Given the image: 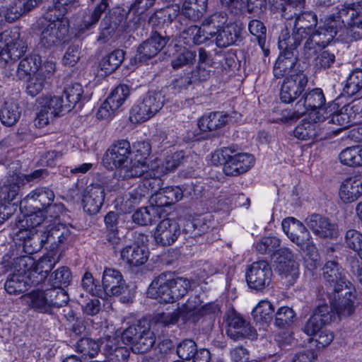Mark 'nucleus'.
Instances as JSON below:
<instances>
[{
    "label": "nucleus",
    "mask_w": 362,
    "mask_h": 362,
    "mask_svg": "<svg viewBox=\"0 0 362 362\" xmlns=\"http://www.w3.org/2000/svg\"><path fill=\"white\" fill-rule=\"evenodd\" d=\"M327 292L334 313L339 317H348L355 310L356 291L349 282L341 276V273H327Z\"/></svg>",
    "instance_id": "obj_1"
},
{
    "label": "nucleus",
    "mask_w": 362,
    "mask_h": 362,
    "mask_svg": "<svg viewBox=\"0 0 362 362\" xmlns=\"http://www.w3.org/2000/svg\"><path fill=\"white\" fill-rule=\"evenodd\" d=\"M297 8H291V6H288L284 10L282 16L290 21V25L293 24V31L291 36H287L288 34L285 33L279 37L281 47L299 46L302 42L303 37H306L307 33H310L317 23V17L314 12H298Z\"/></svg>",
    "instance_id": "obj_2"
},
{
    "label": "nucleus",
    "mask_w": 362,
    "mask_h": 362,
    "mask_svg": "<svg viewBox=\"0 0 362 362\" xmlns=\"http://www.w3.org/2000/svg\"><path fill=\"white\" fill-rule=\"evenodd\" d=\"M122 341L130 345L133 352L144 354L151 350L155 342L156 335L148 325L141 322L132 325L125 329L121 336Z\"/></svg>",
    "instance_id": "obj_3"
},
{
    "label": "nucleus",
    "mask_w": 362,
    "mask_h": 362,
    "mask_svg": "<svg viewBox=\"0 0 362 362\" xmlns=\"http://www.w3.org/2000/svg\"><path fill=\"white\" fill-rule=\"evenodd\" d=\"M282 228L288 238L303 251L311 255L316 253L313 238L302 222L293 217H288L282 221Z\"/></svg>",
    "instance_id": "obj_4"
},
{
    "label": "nucleus",
    "mask_w": 362,
    "mask_h": 362,
    "mask_svg": "<svg viewBox=\"0 0 362 362\" xmlns=\"http://www.w3.org/2000/svg\"><path fill=\"white\" fill-rule=\"evenodd\" d=\"M130 143L125 139H121L113 143L107 149L103 157V163L107 168H117L119 176L125 179L124 168L130 170L132 167Z\"/></svg>",
    "instance_id": "obj_5"
},
{
    "label": "nucleus",
    "mask_w": 362,
    "mask_h": 362,
    "mask_svg": "<svg viewBox=\"0 0 362 362\" xmlns=\"http://www.w3.org/2000/svg\"><path fill=\"white\" fill-rule=\"evenodd\" d=\"M164 103L165 96L160 92L149 91L132 107L130 119L136 123L146 122L159 112Z\"/></svg>",
    "instance_id": "obj_6"
},
{
    "label": "nucleus",
    "mask_w": 362,
    "mask_h": 362,
    "mask_svg": "<svg viewBox=\"0 0 362 362\" xmlns=\"http://www.w3.org/2000/svg\"><path fill=\"white\" fill-rule=\"evenodd\" d=\"M4 41L6 46L0 52V60L8 63L21 58L26 52V42L21 38L17 29L5 30L0 33V42Z\"/></svg>",
    "instance_id": "obj_7"
},
{
    "label": "nucleus",
    "mask_w": 362,
    "mask_h": 362,
    "mask_svg": "<svg viewBox=\"0 0 362 362\" xmlns=\"http://www.w3.org/2000/svg\"><path fill=\"white\" fill-rule=\"evenodd\" d=\"M69 33L68 21L57 18L49 21L41 32L40 45L47 49L61 45L65 42Z\"/></svg>",
    "instance_id": "obj_8"
},
{
    "label": "nucleus",
    "mask_w": 362,
    "mask_h": 362,
    "mask_svg": "<svg viewBox=\"0 0 362 362\" xmlns=\"http://www.w3.org/2000/svg\"><path fill=\"white\" fill-rule=\"evenodd\" d=\"M134 158H131L132 167L130 170L124 168L125 180L141 177L142 174L150 171L151 165L146 163V159L151 151V146L149 142L141 141L134 144Z\"/></svg>",
    "instance_id": "obj_9"
},
{
    "label": "nucleus",
    "mask_w": 362,
    "mask_h": 362,
    "mask_svg": "<svg viewBox=\"0 0 362 362\" xmlns=\"http://www.w3.org/2000/svg\"><path fill=\"white\" fill-rule=\"evenodd\" d=\"M332 309L327 304L318 306L303 325L301 330L308 337H313L320 332L324 326L336 320Z\"/></svg>",
    "instance_id": "obj_10"
},
{
    "label": "nucleus",
    "mask_w": 362,
    "mask_h": 362,
    "mask_svg": "<svg viewBox=\"0 0 362 362\" xmlns=\"http://www.w3.org/2000/svg\"><path fill=\"white\" fill-rule=\"evenodd\" d=\"M344 27L343 21L337 13L327 17L323 25L320 26L315 32L310 31V35L314 42H317L321 49L327 46Z\"/></svg>",
    "instance_id": "obj_11"
},
{
    "label": "nucleus",
    "mask_w": 362,
    "mask_h": 362,
    "mask_svg": "<svg viewBox=\"0 0 362 362\" xmlns=\"http://www.w3.org/2000/svg\"><path fill=\"white\" fill-rule=\"evenodd\" d=\"M308 81L307 76L300 71L287 76L281 88V100L284 103L293 102L305 90Z\"/></svg>",
    "instance_id": "obj_12"
},
{
    "label": "nucleus",
    "mask_w": 362,
    "mask_h": 362,
    "mask_svg": "<svg viewBox=\"0 0 362 362\" xmlns=\"http://www.w3.org/2000/svg\"><path fill=\"white\" fill-rule=\"evenodd\" d=\"M307 226L313 233L322 239H335L339 236L337 223L319 214H313L305 220Z\"/></svg>",
    "instance_id": "obj_13"
},
{
    "label": "nucleus",
    "mask_w": 362,
    "mask_h": 362,
    "mask_svg": "<svg viewBox=\"0 0 362 362\" xmlns=\"http://www.w3.org/2000/svg\"><path fill=\"white\" fill-rule=\"evenodd\" d=\"M130 90L128 86L122 84L116 87L99 107L96 117L98 119H107L124 103L129 97Z\"/></svg>",
    "instance_id": "obj_14"
},
{
    "label": "nucleus",
    "mask_w": 362,
    "mask_h": 362,
    "mask_svg": "<svg viewBox=\"0 0 362 362\" xmlns=\"http://www.w3.org/2000/svg\"><path fill=\"white\" fill-rule=\"evenodd\" d=\"M298 47L288 45L287 47H283L279 45L281 52L274 66L273 74L275 78H281L298 72L294 69L298 61L297 53H295L297 52Z\"/></svg>",
    "instance_id": "obj_15"
},
{
    "label": "nucleus",
    "mask_w": 362,
    "mask_h": 362,
    "mask_svg": "<svg viewBox=\"0 0 362 362\" xmlns=\"http://www.w3.org/2000/svg\"><path fill=\"white\" fill-rule=\"evenodd\" d=\"M42 280V273H12L4 284L6 291L10 294H18L28 287L38 285Z\"/></svg>",
    "instance_id": "obj_16"
},
{
    "label": "nucleus",
    "mask_w": 362,
    "mask_h": 362,
    "mask_svg": "<svg viewBox=\"0 0 362 362\" xmlns=\"http://www.w3.org/2000/svg\"><path fill=\"white\" fill-rule=\"evenodd\" d=\"M325 103V98L322 90L320 88H315L305 94V95L299 100L296 104L297 108V114L298 115H303L309 110L317 111L314 114L313 117L315 116H323L322 114L325 112L328 113L327 109L325 110L322 108V105ZM332 110H329L330 112Z\"/></svg>",
    "instance_id": "obj_17"
},
{
    "label": "nucleus",
    "mask_w": 362,
    "mask_h": 362,
    "mask_svg": "<svg viewBox=\"0 0 362 362\" xmlns=\"http://www.w3.org/2000/svg\"><path fill=\"white\" fill-rule=\"evenodd\" d=\"M161 220L154 231V239L157 244L162 246L172 245L180 235V226L178 222L167 218Z\"/></svg>",
    "instance_id": "obj_18"
},
{
    "label": "nucleus",
    "mask_w": 362,
    "mask_h": 362,
    "mask_svg": "<svg viewBox=\"0 0 362 362\" xmlns=\"http://www.w3.org/2000/svg\"><path fill=\"white\" fill-rule=\"evenodd\" d=\"M168 38L157 32L143 42L137 48L136 59L141 62H146L156 56L166 45Z\"/></svg>",
    "instance_id": "obj_19"
},
{
    "label": "nucleus",
    "mask_w": 362,
    "mask_h": 362,
    "mask_svg": "<svg viewBox=\"0 0 362 362\" xmlns=\"http://www.w3.org/2000/svg\"><path fill=\"white\" fill-rule=\"evenodd\" d=\"M22 300L30 309L43 314H50L52 312L51 296L48 288L35 289L21 296Z\"/></svg>",
    "instance_id": "obj_20"
},
{
    "label": "nucleus",
    "mask_w": 362,
    "mask_h": 362,
    "mask_svg": "<svg viewBox=\"0 0 362 362\" xmlns=\"http://www.w3.org/2000/svg\"><path fill=\"white\" fill-rule=\"evenodd\" d=\"M338 13L343 24L346 23L358 37H362V0L344 6Z\"/></svg>",
    "instance_id": "obj_21"
},
{
    "label": "nucleus",
    "mask_w": 362,
    "mask_h": 362,
    "mask_svg": "<svg viewBox=\"0 0 362 362\" xmlns=\"http://www.w3.org/2000/svg\"><path fill=\"white\" fill-rule=\"evenodd\" d=\"M105 189L99 185L88 186L82 195V205L84 211L90 215L99 212L105 199Z\"/></svg>",
    "instance_id": "obj_22"
},
{
    "label": "nucleus",
    "mask_w": 362,
    "mask_h": 362,
    "mask_svg": "<svg viewBox=\"0 0 362 362\" xmlns=\"http://www.w3.org/2000/svg\"><path fill=\"white\" fill-rule=\"evenodd\" d=\"M228 336L234 339L252 337L255 334V330L240 315L235 313H231L228 317Z\"/></svg>",
    "instance_id": "obj_23"
},
{
    "label": "nucleus",
    "mask_w": 362,
    "mask_h": 362,
    "mask_svg": "<svg viewBox=\"0 0 362 362\" xmlns=\"http://www.w3.org/2000/svg\"><path fill=\"white\" fill-rule=\"evenodd\" d=\"M184 159L183 151H178L167 156L163 160H156L151 162L148 175L161 177L173 172L183 162Z\"/></svg>",
    "instance_id": "obj_24"
},
{
    "label": "nucleus",
    "mask_w": 362,
    "mask_h": 362,
    "mask_svg": "<svg viewBox=\"0 0 362 362\" xmlns=\"http://www.w3.org/2000/svg\"><path fill=\"white\" fill-rule=\"evenodd\" d=\"M252 155L246 153L231 154L230 160L223 167L226 175L237 176L247 172L254 164Z\"/></svg>",
    "instance_id": "obj_25"
},
{
    "label": "nucleus",
    "mask_w": 362,
    "mask_h": 362,
    "mask_svg": "<svg viewBox=\"0 0 362 362\" xmlns=\"http://www.w3.org/2000/svg\"><path fill=\"white\" fill-rule=\"evenodd\" d=\"M54 199V194L52 190L47 187H37L29 193L21 202V206L27 204L30 201L38 202L42 209H47V212H51L52 209H62V204H52Z\"/></svg>",
    "instance_id": "obj_26"
},
{
    "label": "nucleus",
    "mask_w": 362,
    "mask_h": 362,
    "mask_svg": "<svg viewBox=\"0 0 362 362\" xmlns=\"http://www.w3.org/2000/svg\"><path fill=\"white\" fill-rule=\"evenodd\" d=\"M25 185V178L18 173L10 175L0 187V203L5 204L18 195L20 187Z\"/></svg>",
    "instance_id": "obj_27"
},
{
    "label": "nucleus",
    "mask_w": 362,
    "mask_h": 362,
    "mask_svg": "<svg viewBox=\"0 0 362 362\" xmlns=\"http://www.w3.org/2000/svg\"><path fill=\"white\" fill-rule=\"evenodd\" d=\"M339 194L345 203L357 200L362 194V177L355 176L345 179L340 186Z\"/></svg>",
    "instance_id": "obj_28"
},
{
    "label": "nucleus",
    "mask_w": 362,
    "mask_h": 362,
    "mask_svg": "<svg viewBox=\"0 0 362 362\" xmlns=\"http://www.w3.org/2000/svg\"><path fill=\"white\" fill-rule=\"evenodd\" d=\"M121 257L129 266L139 267L147 261L148 251L145 246L134 243L122 250Z\"/></svg>",
    "instance_id": "obj_29"
},
{
    "label": "nucleus",
    "mask_w": 362,
    "mask_h": 362,
    "mask_svg": "<svg viewBox=\"0 0 362 362\" xmlns=\"http://www.w3.org/2000/svg\"><path fill=\"white\" fill-rule=\"evenodd\" d=\"M1 264L5 272H35V262L28 255L11 258L6 255L3 257Z\"/></svg>",
    "instance_id": "obj_30"
},
{
    "label": "nucleus",
    "mask_w": 362,
    "mask_h": 362,
    "mask_svg": "<svg viewBox=\"0 0 362 362\" xmlns=\"http://www.w3.org/2000/svg\"><path fill=\"white\" fill-rule=\"evenodd\" d=\"M312 121L303 120L293 130V135L300 140L314 139L319 136L320 128L319 123L325 121V117L315 116Z\"/></svg>",
    "instance_id": "obj_31"
},
{
    "label": "nucleus",
    "mask_w": 362,
    "mask_h": 362,
    "mask_svg": "<svg viewBox=\"0 0 362 362\" xmlns=\"http://www.w3.org/2000/svg\"><path fill=\"white\" fill-rule=\"evenodd\" d=\"M240 30L234 23H228L212 36L211 42L219 48H226L233 45L239 39Z\"/></svg>",
    "instance_id": "obj_32"
},
{
    "label": "nucleus",
    "mask_w": 362,
    "mask_h": 362,
    "mask_svg": "<svg viewBox=\"0 0 362 362\" xmlns=\"http://www.w3.org/2000/svg\"><path fill=\"white\" fill-rule=\"evenodd\" d=\"M166 215L167 213L163 208L153 207V205H151L136 210L132 216V219L139 225L147 226L157 222Z\"/></svg>",
    "instance_id": "obj_33"
},
{
    "label": "nucleus",
    "mask_w": 362,
    "mask_h": 362,
    "mask_svg": "<svg viewBox=\"0 0 362 362\" xmlns=\"http://www.w3.org/2000/svg\"><path fill=\"white\" fill-rule=\"evenodd\" d=\"M46 245L52 249L57 248L60 244L64 243L70 236L71 231L67 226L63 223L55 224L44 232H42Z\"/></svg>",
    "instance_id": "obj_34"
},
{
    "label": "nucleus",
    "mask_w": 362,
    "mask_h": 362,
    "mask_svg": "<svg viewBox=\"0 0 362 362\" xmlns=\"http://www.w3.org/2000/svg\"><path fill=\"white\" fill-rule=\"evenodd\" d=\"M228 17L226 12H215L213 14L204 18L202 21L205 35L211 40L216 33L227 25Z\"/></svg>",
    "instance_id": "obj_35"
},
{
    "label": "nucleus",
    "mask_w": 362,
    "mask_h": 362,
    "mask_svg": "<svg viewBox=\"0 0 362 362\" xmlns=\"http://www.w3.org/2000/svg\"><path fill=\"white\" fill-rule=\"evenodd\" d=\"M181 315L186 319L192 316H202L207 314L215 313L216 306L212 304L202 305L199 298L197 296L189 298L187 303L183 305L181 309Z\"/></svg>",
    "instance_id": "obj_36"
},
{
    "label": "nucleus",
    "mask_w": 362,
    "mask_h": 362,
    "mask_svg": "<svg viewBox=\"0 0 362 362\" xmlns=\"http://www.w3.org/2000/svg\"><path fill=\"white\" fill-rule=\"evenodd\" d=\"M229 119V115L223 112H211L199 119V129L203 132L214 131L223 127Z\"/></svg>",
    "instance_id": "obj_37"
},
{
    "label": "nucleus",
    "mask_w": 362,
    "mask_h": 362,
    "mask_svg": "<svg viewBox=\"0 0 362 362\" xmlns=\"http://www.w3.org/2000/svg\"><path fill=\"white\" fill-rule=\"evenodd\" d=\"M17 235L23 240V250L25 253L32 255L39 252L46 245L42 232L33 233L31 230H20Z\"/></svg>",
    "instance_id": "obj_38"
},
{
    "label": "nucleus",
    "mask_w": 362,
    "mask_h": 362,
    "mask_svg": "<svg viewBox=\"0 0 362 362\" xmlns=\"http://www.w3.org/2000/svg\"><path fill=\"white\" fill-rule=\"evenodd\" d=\"M103 287L112 295L119 296L128 291L121 273H103L102 276Z\"/></svg>",
    "instance_id": "obj_39"
},
{
    "label": "nucleus",
    "mask_w": 362,
    "mask_h": 362,
    "mask_svg": "<svg viewBox=\"0 0 362 362\" xmlns=\"http://www.w3.org/2000/svg\"><path fill=\"white\" fill-rule=\"evenodd\" d=\"M42 64L41 57L37 54H30L21 60L16 71V76L24 80L35 74Z\"/></svg>",
    "instance_id": "obj_40"
},
{
    "label": "nucleus",
    "mask_w": 362,
    "mask_h": 362,
    "mask_svg": "<svg viewBox=\"0 0 362 362\" xmlns=\"http://www.w3.org/2000/svg\"><path fill=\"white\" fill-rule=\"evenodd\" d=\"M274 255H277L275 263L278 272H293L298 269V264L291 250L281 247L276 250Z\"/></svg>",
    "instance_id": "obj_41"
},
{
    "label": "nucleus",
    "mask_w": 362,
    "mask_h": 362,
    "mask_svg": "<svg viewBox=\"0 0 362 362\" xmlns=\"http://www.w3.org/2000/svg\"><path fill=\"white\" fill-rule=\"evenodd\" d=\"M180 11V6L177 4H172L157 10L149 18V23L153 26L168 25L177 17Z\"/></svg>",
    "instance_id": "obj_42"
},
{
    "label": "nucleus",
    "mask_w": 362,
    "mask_h": 362,
    "mask_svg": "<svg viewBox=\"0 0 362 362\" xmlns=\"http://www.w3.org/2000/svg\"><path fill=\"white\" fill-rule=\"evenodd\" d=\"M21 0H15L9 6H0V29L7 24L13 23L25 15L21 10Z\"/></svg>",
    "instance_id": "obj_43"
},
{
    "label": "nucleus",
    "mask_w": 362,
    "mask_h": 362,
    "mask_svg": "<svg viewBox=\"0 0 362 362\" xmlns=\"http://www.w3.org/2000/svg\"><path fill=\"white\" fill-rule=\"evenodd\" d=\"M83 92L82 86L78 83H71L64 88L62 96L66 98L64 107L66 110L71 111L78 103L86 99Z\"/></svg>",
    "instance_id": "obj_44"
},
{
    "label": "nucleus",
    "mask_w": 362,
    "mask_h": 362,
    "mask_svg": "<svg viewBox=\"0 0 362 362\" xmlns=\"http://www.w3.org/2000/svg\"><path fill=\"white\" fill-rule=\"evenodd\" d=\"M152 289H157L158 297L160 300L164 303H173L177 299L174 298L173 290L169 285L168 280H166V275L165 273H161L156 279H154L151 284Z\"/></svg>",
    "instance_id": "obj_45"
},
{
    "label": "nucleus",
    "mask_w": 362,
    "mask_h": 362,
    "mask_svg": "<svg viewBox=\"0 0 362 362\" xmlns=\"http://www.w3.org/2000/svg\"><path fill=\"white\" fill-rule=\"evenodd\" d=\"M19 105L13 100L6 101L0 110V119L5 126L11 127L21 117Z\"/></svg>",
    "instance_id": "obj_46"
},
{
    "label": "nucleus",
    "mask_w": 362,
    "mask_h": 362,
    "mask_svg": "<svg viewBox=\"0 0 362 362\" xmlns=\"http://www.w3.org/2000/svg\"><path fill=\"white\" fill-rule=\"evenodd\" d=\"M110 0H101V1L90 11L80 25V30L84 32L93 28L100 19L103 13L109 8Z\"/></svg>",
    "instance_id": "obj_47"
},
{
    "label": "nucleus",
    "mask_w": 362,
    "mask_h": 362,
    "mask_svg": "<svg viewBox=\"0 0 362 362\" xmlns=\"http://www.w3.org/2000/svg\"><path fill=\"white\" fill-rule=\"evenodd\" d=\"M208 0H185L182 4V13L189 19H199L206 11Z\"/></svg>",
    "instance_id": "obj_48"
},
{
    "label": "nucleus",
    "mask_w": 362,
    "mask_h": 362,
    "mask_svg": "<svg viewBox=\"0 0 362 362\" xmlns=\"http://www.w3.org/2000/svg\"><path fill=\"white\" fill-rule=\"evenodd\" d=\"M341 164L349 167L362 166V146H353L342 150L339 155Z\"/></svg>",
    "instance_id": "obj_49"
},
{
    "label": "nucleus",
    "mask_w": 362,
    "mask_h": 362,
    "mask_svg": "<svg viewBox=\"0 0 362 362\" xmlns=\"http://www.w3.org/2000/svg\"><path fill=\"white\" fill-rule=\"evenodd\" d=\"M203 31L204 28L202 25L201 26L196 25H190L182 31L180 37L183 40L184 43L187 45L204 44L209 42V39Z\"/></svg>",
    "instance_id": "obj_50"
},
{
    "label": "nucleus",
    "mask_w": 362,
    "mask_h": 362,
    "mask_svg": "<svg viewBox=\"0 0 362 362\" xmlns=\"http://www.w3.org/2000/svg\"><path fill=\"white\" fill-rule=\"evenodd\" d=\"M124 52L116 49L103 57L100 63L101 70L109 74L114 72L124 59Z\"/></svg>",
    "instance_id": "obj_51"
},
{
    "label": "nucleus",
    "mask_w": 362,
    "mask_h": 362,
    "mask_svg": "<svg viewBox=\"0 0 362 362\" xmlns=\"http://www.w3.org/2000/svg\"><path fill=\"white\" fill-rule=\"evenodd\" d=\"M107 362H127L129 357V351L127 348L114 345L108 341L105 347Z\"/></svg>",
    "instance_id": "obj_52"
},
{
    "label": "nucleus",
    "mask_w": 362,
    "mask_h": 362,
    "mask_svg": "<svg viewBox=\"0 0 362 362\" xmlns=\"http://www.w3.org/2000/svg\"><path fill=\"white\" fill-rule=\"evenodd\" d=\"M75 350L83 356L93 358L98 354L100 345L98 341L90 338H81L76 341Z\"/></svg>",
    "instance_id": "obj_53"
},
{
    "label": "nucleus",
    "mask_w": 362,
    "mask_h": 362,
    "mask_svg": "<svg viewBox=\"0 0 362 362\" xmlns=\"http://www.w3.org/2000/svg\"><path fill=\"white\" fill-rule=\"evenodd\" d=\"M362 88V69H356L351 71L345 81L343 93L347 96H352Z\"/></svg>",
    "instance_id": "obj_54"
},
{
    "label": "nucleus",
    "mask_w": 362,
    "mask_h": 362,
    "mask_svg": "<svg viewBox=\"0 0 362 362\" xmlns=\"http://www.w3.org/2000/svg\"><path fill=\"white\" fill-rule=\"evenodd\" d=\"M274 307L268 300H261L252 310L254 320L258 323H268L274 313Z\"/></svg>",
    "instance_id": "obj_55"
},
{
    "label": "nucleus",
    "mask_w": 362,
    "mask_h": 362,
    "mask_svg": "<svg viewBox=\"0 0 362 362\" xmlns=\"http://www.w3.org/2000/svg\"><path fill=\"white\" fill-rule=\"evenodd\" d=\"M245 277L250 288L259 291L270 284L272 273H246Z\"/></svg>",
    "instance_id": "obj_56"
},
{
    "label": "nucleus",
    "mask_w": 362,
    "mask_h": 362,
    "mask_svg": "<svg viewBox=\"0 0 362 362\" xmlns=\"http://www.w3.org/2000/svg\"><path fill=\"white\" fill-rule=\"evenodd\" d=\"M42 273V279L50 284L52 288H64L68 286L71 281V273Z\"/></svg>",
    "instance_id": "obj_57"
},
{
    "label": "nucleus",
    "mask_w": 362,
    "mask_h": 362,
    "mask_svg": "<svg viewBox=\"0 0 362 362\" xmlns=\"http://www.w3.org/2000/svg\"><path fill=\"white\" fill-rule=\"evenodd\" d=\"M349 107H343L340 111L334 113H330L329 116L325 117V120L327 119L329 124H337L343 129L348 128L350 127L353 120L350 115L348 114Z\"/></svg>",
    "instance_id": "obj_58"
},
{
    "label": "nucleus",
    "mask_w": 362,
    "mask_h": 362,
    "mask_svg": "<svg viewBox=\"0 0 362 362\" xmlns=\"http://www.w3.org/2000/svg\"><path fill=\"white\" fill-rule=\"evenodd\" d=\"M346 247L357 252L362 259V234L354 229L346 231L344 237Z\"/></svg>",
    "instance_id": "obj_59"
},
{
    "label": "nucleus",
    "mask_w": 362,
    "mask_h": 362,
    "mask_svg": "<svg viewBox=\"0 0 362 362\" xmlns=\"http://www.w3.org/2000/svg\"><path fill=\"white\" fill-rule=\"evenodd\" d=\"M295 317L296 313L292 308L283 306L276 313L275 325L280 328H286L292 325Z\"/></svg>",
    "instance_id": "obj_60"
},
{
    "label": "nucleus",
    "mask_w": 362,
    "mask_h": 362,
    "mask_svg": "<svg viewBox=\"0 0 362 362\" xmlns=\"http://www.w3.org/2000/svg\"><path fill=\"white\" fill-rule=\"evenodd\" d=\"M196 60V52L184 49L171 61V66L174 69H178L186 65H192Z\"/></svg>",
    "instance_id": "obj_61"
},
{
    "label": "nucleus",
    "mask_w": 362,
    "mask_h": 362,
    "mask_svg": "<svg viewBox=\"0 0 362 362\" xmlns=\"http://www.w3.org/2000/svg\"><path fill=\"white\" fill-rule=\"evenodd\" d=\"M65 103L64 96H54L46 98L42 106L57 117L60 113L70 112L65 108Z\"/></svg>",
    "instance_id": "obj_62"
},
{
    "label": "nucleus",
    "mask_w": 362,
    "mask_h": 362,
    "mask_svg": "<svg viewBox=\"0 0 362 362\" xmlns=\"http://www.w3.org/2000/svg\"><path fill=\"white\" fill-rule=\"evenodd\" d=\"M100 274V273H98ZM100 275L97 279L93 276V273H84L82 279V286L85 290L93 296H98L102 291L103 284L101 285L100 281Z\"/></svg>",
    "instance_id": "obj_63"
},
{
    "label": "nucleus",
    "mask_w": 362,
    "mask_h": 362,
    "mask_svg": "<svg viewBox=\"0 0 362 362\" xmlns=\"http://www.w3.org/2000/svg\"><path fill=\"white\" fill-rule=\"evenodd\" d=\"M168 281L173 290L174 298H176L177 300L182 298L187 293L191 284L189 280L182 277L168 279Z\"/></svg>",
    "instance_id": "obj_64"
}]
</instances>
